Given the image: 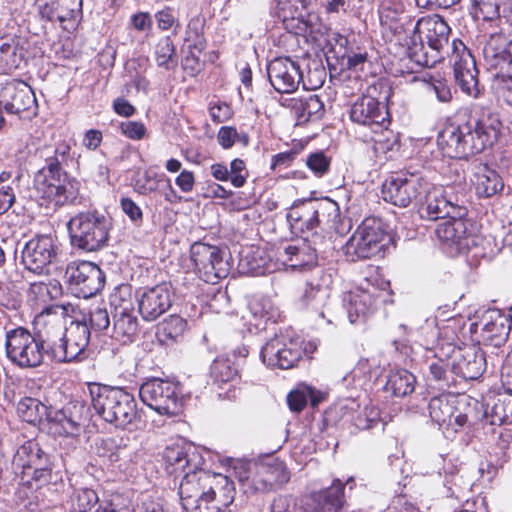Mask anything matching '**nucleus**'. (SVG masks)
I'll list each match as a JSON object with an SVG mask.
<instances>
[{
	"instance_id": "46",
	"label": "nucleus",
	"mask_w": 512,
	"mask_h": 512,
	"mask_svg": "<svg viewBox=\"0 0 512 512\" xmlns=\"http://www.w3.org/2000/svg\"><path fill=\"white\" fill-rule=\"evenodd\" d=\"M416 377L406 369L392 372L387 381V389L395 396L404 397L415 389Z\"/></svg>"
},
{
	"instance_id": "57",
	"label": "nucleus",
	"mask_w": 512,
	"mask_h": 512,
	"mask_svg": "<svg viewBox=\"0 0 512 512\" xmlns=\"http://www.w3.org/2000/svg\"><path fill=\"white\" fill-rule=\"evenodd\" d=\"M426 92L434 94L438 101L442 103H448L452 99V93L449 85L442 80H433L431 82H425Z\"/></svg>"
},
{
	"instance_id": "31",
	"label": "nucleus",
	"mask_w": 512,
	"mask_h": 512,
	"mask_svg": "<svg viewBox=\"0 0 512 512\" xmlns=\"http://www.w3.org/2000/svg\"><path fill=\"white\" fill-rule=\"evenodd\" d=\"M464 217L451 215L448 220L440 223L435 231L441 242L449 246H455L458 252H463L474 244L473 235L468 228L470 224Z\"/></svg>"
},
{
	"instance_id": "21",
	"label": "nucleus",
	"mask_w": 512,
	"mask_h": 512,
	"mask_svg": "<svg viewBox=\"0 0 512 512\" xmlns=\"http://www.w3.org/2000/svg\"><path fill=\"white\" fill-rule=\"evenodd\" d=\"M59 247L50 234L36 235L26 242L21 261L24 267L36 274L45 272L57 258Z\"/></svg>"
},
{
	"instance_id": "5",
	"label": "nucleus",
	"mask_w": 512,
	"mask_h": 512,
	"mask_svg": "<svg viewBox=\"0 0 512 512\" xmlns=\"http://www.w3.org/2000/svg\"><path fill=\"white\" fill-rule=\"evenodd\" d=\"M339 217L338 204L329 198L299 201L287 213L291 228L300 232L332 228Z\"/></svg>"
},
{
	"instance_id": "2",
	"label": "nucleus",
	"mask_w": 512,
	"mask_h": 512,
	"mask_svg": "<svg viewBox=\"0 0 512 512\" xmlns=\"http://www.w3.org/2000/svg\"><path fill=\"white\" fill-rule=\"evenodd\" d=\"M179 495L187 511L230 512L236 490L227 476L204 470L189 474L179 485Z\"/></svg>"
},
{
	"instance_id": "58",
	"label": "nucleus",
	"mask_w": 512,
	"mask_h": 512,
	"mask_svg": "<svg viewBox=\"0 0 512 512\" xmlns=\"http://www.w3.org/2000/svg\"><path fill=\"white\" fill-rule=\"evenodd\" d=\"M269 512H307L296 503H292L286 496H277L269 505Z\"/></svg>"
},
{
	"instance_id": "40",
	"label": "nucleus",
	"mask_w": 512,
	"mask_h": 512,
	"mask_svg": "<svg viewBox=\"0 0 512 512\" xmlns=\"http://www.w3.org/2000/svg\"><path fill=\"white\" fill-rule=\"evenodd\" d=\"M290 101L298 123L319 120L324 114V103L318 95L310 94Z\"/></svg>"
},
{
	"instance_id": "50",
	"label": "nucleus",
	"mask_w": 512,
	"mask_h": 512,
	"mask_svg": "<svg viewBox=\"0 0 512 512\" xmlns=\"http://www.w3.org/2000/svg\"><path fill=\"white\" fill-rule=\"evenodd\" d=\"M444 486L447 489V497L460 498L464 490H469L471 483L462 474H459V470L450 472L445 470Z\"/></svg>"
},
{
	"instance_id": "4",
	"label": "nucleus",
	"mask_w": 512,
	"mask_h": 512,
	"mask_svg": "<svg viewBox=\"0 0 512 512\" xmlns=\"http://www.w3.org/2000/svg\"><path fill=\"white\" fill-rule=\"evenodd\" d=\"M91 403L96 413L117 428H127L137 417L134 396L123 388L89 383Z\"/></svg>"
},
{
	"instance_id": "63",
	"label": "nucleus",
	"mask_w": 512,
	"mask_h": 512,
	"mask_svg": "<svg viewBox=\"0 0 512 512\" xmlns=\"http://www.w3.org/2000/svg\"><path fill=\"white\" fill-rule=\"evenodd\" d=\"M289 408L294 412H300L307 404V391L296 390L288 394L287 397Z\"/></svg>"
},
{
	"instance_id": "34",
	"label": "nucleus",
	"mask_w": 512,
	"mask_h": 512,
	"mask_svg": "<svg viewBox=\"0 0 512 512\" xmlns=\"http://www.w3.org/2000/svg\"><path fill=\"white\" fill-rule=\"evenodd\" d=\"M290 480V473L285 464L278 459L271 458L257 467L252 485L256 491L267 492L276 486L286 484Z\"/></svg>"
},
{
	"instance_id": "11",
	"label": "nucleus",
	"mask_w": 512,
	"mask_h": 512,
	"mask_svg": "<svg viewBox=\"0 0 512 512\" xmlns=\"http://www.w3.org/2000/svg\"><path fill=\"white\" fill-rule=\"evenodd\" d=\"M430 188V182L421 172L400 171L389 176L382 184L386 202L407 207Z\"/></svg>"
},
{
	"instance_id": "60",
	"label": "nucleus",
	"mask_w": 512,
	"mask_h": 512,
	"mask_svg": "<svg viewBox=\"0 0 512 512\" xmlns=\"http://www.w3.org/2000/svg\"><path fill=\"white\" fill-rule=\"evenodd\" d=\"M209 114L214 123H223L232 117V109L225 102H217L210 105Z\"/></svg>"
},
{
	"instance_id": "25",
	"label": "nucleus",
	"mask_w": 512,
	"mask_h": 512,
	"mask_svg": "<svg viewBox=\"0 0 512 512\" xmlns=\"http://www.w3.org/2000/svg\"><path fill=\"white\" fill-rule=\"evenodd\" d=\"M451 62L461 90L468 95L477 96L480 90L476 62L470 50L460 40L452 43Z\"/></svg>"
},
{
	"instance_id": "47",
	"label": "nucleus",
	"mask_w": 512,
	"mask_h": 512,
	"mask_svg": "<svg viewBox=\"0 0 512 512\" xmlns=\"http://www.w3.org/2000/svg\"><path fill=\"white\" fill-rule=\"evenodd\" d=\"M154 55L157 65L165 70H173L178 65L175 45L168 36L158 40L154 48Z\"/></svg>"
},
{
	"instance_id": "51",
	"label": "nucleus",
	"mask_w": 512,
	"mask_h": 512,
	"mask_svg": "<svg viewBox=\"0 0 512 512\" xmlns=\"http://www.w3.org/2000/svg\"><path fill=\"white\" fill-rule=\"evenodd\" d=\"M502 0H473L474 17L484 21H492L500 16Z\"/></svg>"
},
{
	"instance_id": "18",
	"label": "nucleus",
	"mask_w": 512,
	"mask_h": 512,
	"mask_svg": "<svg viewBox=\"0 0 512 512\" xmlns=\"http://www.w3.org/2000/svg\"><path fill=\"white\" fill-rule=\"evenodd\" d=\"M70 323L65 327L59 349H56L54 362L67 363L81 360L90 342L91 331L85 318L78 315L70 317Z\"/></svg>"
},
{
	"instance_id": "12",
	"label": "nucleus",
	"mask_w": 512,
	"mask_h": 512,
	"mask_svg": "<svg viewBox=\"0 0 512 512\" xmlns=\"http://www.w3.org/2000/svg\"><path fill=\"white\" fill-rule=\"evenodd\" d=\"M70 311H74L70 304H55L45 307L35 317V325L37 326L35 335L45 348L51 361L55 360L56 349H59V344L62 341L67 324L66 318L69 317Z\"/></svg>"
},
{
	"instance_id": "30",
	"label": "nucleus",
	"mask_w": 512,
	"mask_h": 512,
	"mask_svg": "<svg viewBox=\"0 0 512 512\" xmlns=\"http://www.w3.org/2000/svg\"><path fill=\"white\" fill-rule=\"evenodd\" d=\"M430 418L439 426L458 431L469 422L468 415L457 410L455 398L451 395L433 397L428 404Z\"/></svg>"
},
{
	"instance_id": "32",
	"label": "nucleus",
	"mask_w": 512,
	"mask_h": 512,
	"mask_svg": "<svg viewBox=\"0 0 512 512\" xmlns=\"http://www.w3.org/2000/svg\"><path fill=\"white\" fill-rule=\"evenodd\" d=\"M483 57L489 69L512 74V39L502 33L491 34L484 45Z\"/></svg>"
},
{
	"instance_id": "62",
	"label": "nucleus",
	"mask_w": 512,
	"mask_h": 512,
	"mask_svg": "<svg viewBox=\"0 0 512 512\" xmlns=\"http://www.w3.org/2000/svg\"><path fill=\"white\" fill-rule=\"evenodd\" d=\"M120 206L122 211L130 218L133 222H141L143 219V212L141 208L128 197H123L120 200Z\"/></svg>"
},
{
	"instance_id": "35",
	"label": "nucleus",
	"mask_w": 512,
	"mask_h": 512,
	"mask_svg": "<svg viewBox=\"0 0 512 512\" xmlns=\"http://www.w3.org/2000/svg\"><path fill=\"white\" fill-rule=\"evenodd\" d=\"M278 260L283 266L292 269H303L317 263V248L311 246L306 240H299L287 244L277 252Z\"/></svg>"
},
{
	"instance_id": "43",
	"label": "nucleus",
	"mask_w": 512,
	"mask_h": 512,
	"mask_svg": "<svg viewBox=\"0 0 512 512\" xmlns=\"http://www.w3.org/2000/svg\"><path fill=\"white\" fill-rule=\"evenodd\" d=\"M469 323L461 317H449L443 321V324H438L439 337L445 341L449 346L454 345L457 340L462 336L466 338L469 334Z\"/></svg>"
},
{
	"instance_id": "28",
	"label": "nucleus",
	"mask_w": 512,
	"mask_h": 512,
	"mask_svg": "<svg viewBox=\"0 0 512 512\" xmlns=\"http://www.w3.org/2000/svg\"><path fill=\"white\" fill-rule=\"evenodd\" d=\"M267 75L270 84L278 93H293L302 80L299 64L288 57H278L270 61Z\"/></svg>"
},
{
	"instance_id": "29",
	"label": "nucleus",
	"mask_w": 512,
	"mask_h": 512,
	"mask_svg": "<svg viewBox=\"0 0 512 512\" xmlns=\"http://www.w3.org/2000/svg\"><path fill=\"white\" fill-rule=\"evenodd\" d=\"M452 352V371L463 379L476 380L486 370V354L480 347L472 345L458 349L453 348Z\"/></svg>"
},
{
	"instance_id": "59",
	"label": "nucleus",
	"mask_w": 512,
	"mask_h": 512,
	"mask_svg": "<svg viewBox=\"0 0 512 512\" xmlns=\"http://www.w3.org/2000/svg\"><path fill=\"white\" fill-rule=\"evenodd\" d=\"M120 130L127 138L132 140H141L146 134V128L143 123L137 121H124L120 124Z\"/></svg>"
},
{
	"instance_id": "8",
	"label": "nucleus",
	"mask_w": 512,
	"mask_h": 512,
	"mask_svg": "<svg viewBox=\"0 0 512 512\" xmlns=\"http://www.w3.org/2000/svg\"><path fill=\"white\" fill-rule=\"evenodd\" d=\"M4 351L6 358L22 369L37 368L48 358L36 335L22 326L5 331Z\"/></svg>"
},
{
	"instance_id": "10",
	"label": "nucleus",
	"mask_w": 512,
	"mask_h": 512,
	"mask_svg": "<svg viewBox=\"0 0 512 512\" xmlns=\"http://www.w3.org/2000/svg\"><path fill=\"white\" fill-rule=\"evenodd\" d=\"M465 185L461 181L457 184V191L454 187L432 186L425 191V204L422 206L421 217L428 220H438L451 215L466 216L467 209L464 206Z\"/></svg>"
},
{
	"instance_id": "53",
	"label": "nucleus",
	"mask_w": 512,
	"mask_h": 512,
	"mask_svg": "<svg viewBox=\"0 0 512 512\" xmlns=\"http://www.w3.org/2000/svg\"><path fill=\"white\" fill-rule=\"evenodd\" d=\"M380 422V411L375 406H366L352 418L353 425L360 430H368Z\"/></svg>"
},
{
	"instance_id": "42",
	"label": "nucleus",
	"mask_w": 512,
	"mask_h": 512,
	"mask_svg": "<svg viewBox=\"0 0 512 512\" xmlns=\"http://www.w3.org/2000/svg\"><path fill=\"white\" fill-rule=\"evenodd\" d=\"M187 322L178 315H170L157 325L156 337L162 345H172L182 338Z\"/></svg>"
},
{
	"instance_id": "64",
	"label": "nucleus",
	"mask_w": 512,
	"mask_h": 512,
	"mask_svg": "<svg viewBox=\"0 0 512 512\" xmlns=\"http://www.w3.org/2000/svg\"><path fill=\"white\" fill-rule=\"evenodd\" d=\"M237 136L238 132L234 127L223 126L218 132L217 139L224 149H229L234 145Z\"/></svg>"
},
{
	"instance_id": "24",
	"label": "nucleus",
	"mask_w": 512,
	"mask_h": 512,
	"mask_svg": "<svg viewBox=\"0 0 512 512\" xmlns=\"http://www.w3.org/2000/svg\"><path fill=\"white\" fill-rule=\"evenodd\" d=\"M165 471L175 478L182 477L180 483L186 480L189 474H196L200 471L202 463L201 455L195 447L189 444H174L167 446L163 452Z\"/></svg>"
},
{
	"instance_id": "19",
	"label": "nucleus",
	"mask_w": 512,
	"mask_h": 512,
	"mask_svg": "<svg viewBox=\"0 0 512 512\" xmlns=\"http://www.w3.org/2000/svg\"><path fill=\"white\" fill-rule=\"evenodd\" d=\"M302 352L299 338H293L289 334H280L266 342L260 355L267 366L290 369L301 359Z\"/></svg>"
},
{
	"instance_id": "7",
	"label": "nucleus",
	"mask_w": 512,
	"mask_h": 512,
	"mask_svg": "<svg viewBox=\"0 0 512 512\" xmlns=\"http://www.w3.org/2000/svg\"><path fill=\"white\" fill-rule=\"evenodd\" d=\"M111 228V220L96 210L80 212L68 222L72 245L87 252L105 247Z\"/></svg>"
},
{
	"instance_id": "49",
	"label": "nucleus",
	"mask_w": 512,
	"mask_h": 512,
	"mask_svg": "<svg viewBox=\"0 0 512 512\" xmlns=\"http://www.w3.org/2000/svg\"><path fill=\"white\" fill-rule=\"evenodd\" d=\"M210 375L213 382L221 386L234 381L238 375V370L229 359L217 358L210 367Z\"/></svg>"
},
{
	"instance_id": "9",
	"label": "nucleus",
	"mask_w": 512,
	"mask_h": 512,
	"mask_svg": "<svg viewBox=\"0 0 512 512\" xmlns=\"http://www.w3.org/2000/svg\"><path fill=\"white\" fill-rule=\"evenodd\" d=\"M386 237L387 233L382 220L367 217L345 243L343 252L351 261L370 259L382 252Z\"/></svg>"
},
{
	"instance_id": "22",
	"label": "nucleus",
	"mask_w": 512,
	"mask_h": 512,
	"mask_svg": "<svg viewBox=\"0 0 512 512\" xmlns=\"http://www.w3.org/2000/svg\"><path fill=\"white\" fill-rule=\"evenodd\" d=\"M0 105L8 114L31 117L37 114V100L32 88L21 80L6 82L0 90Z\"/></svg>"
},
{
	"instance_id": "14",
	"label": "nucleus",
	"mask_w": 512,
	"mask_h": 512,
	"mask_svg": "<svg viewBox=\"0 0 512 512\" xmlns=\"http://www.w3.org/2000/svg\"><path fill=\"white\" fill-rule=\"evenodd\" d=\"M190 258L199 277L207 283H216L229 274L227 252L217 246L195 242L190 247Z\"/></svg>"
},
{
	"instance_id": "27",
	"label": "nucleus",
	"mask_w": 512,
	"mask_h": 512,
	"mask_svg": "<svg viewBox=\"0 0 512 512\" xmlns=\"http://www.w3.org/2000/svg\"><path fill=\"white\" fill-rule=\"evenodd\" d=\"M350 119L354 123L369 127L375 134H382L387 124V111L376 98L364 95L351 106Z\"/></svg>"
},
{
	"instance_id": "56",
	"label": "nucleus",
	"mask_w": 512,
	"mask_h": 512,
	"mask_svg": "<svg viewBox=\"0 0 512 512\" xmlns=\"http://www.w3.org/2000/svg\"><path fill=\"white\" fill-rule=\"evenodd\" d=\"M230 178L231 184L235 188H241L245 185L247 178L249 176L248 170L246 168V163L239 158L234 159L230 163Z\"/></svg>"
},
{
	"instance_id": "39",
	"label": "nucleus",
	"mask_w": 512,
	"mask_h": 512,
	"mask_svg": "<svg viewBox=\"0 0 512 512\" xmlns=\"http://www.w3.org/2000/svg\"><path fill=\"white\" fill-rule=\"evenodd\" d=\"M66 172L60 166V159L58 157H48L45 160V165L39 169L33 180L34 189L38 196L45 193L46 190L55 186L66 177Z\"/></svg>"
},
{
	"instance_id": "33",
	"label": "nucleus",
	"mask_w": 512,
	"mask_h": 512,
	"mask_svg": "<svg viewBox=\"0 0 512 512\" xmlns=\"http://www.w3.org/2000/svg\"><path fill=\"white\" fill-rule=\"evenodd\" d=\"M138 328L139 322L133 303L123 300L119 305H115L111 337L123 344L130 343L137 336Z\"/></svg>"
},
{
	"instance_id": "16",
	"label": "nucleus",
	"mask_w": 512,
	"mask_h": 512,
	"mask_svg": "<svg viewBox=\"0 0 512 512\" xmlns=\"http://www.w3.org/2000/svg\"><path fill=\"white\" fill-rule=\"evenodd\" d=\"M70 291L78 298H90L105 284V274L96 264L88 261L71 262L65 271Z\"/></svg>"
},
{
	"instance_id": "45",
	"label": "nucleus",
	"mask_w": 512,
	"mask_h": 512,
	"mask_svg": "<svg viewBox=\"0 0 512 512\" xmlns=\"http://www.w3.org/2000/svg\"><path fill=\"white\" fill-rule=\"evenodd\" d=\"M61 295V285L57 280L32 282L29 286L28 297L34 303H47Z\"/></svg>"
},
{
	"instance_id": "13",
	"label": "nucleus",
	"mask_w": 512,
	"mask_h": 512,
	"mask_svg": "<svg viewBox=\"0 0 512 512\" xmlns=\"http://www.w3.org/2000/svg\"><path fill=\"white\" fill-rule=\"evenodd\" d=\"M141 401L160 415H177L182 409V396L177 383L151 378L139 388Z\"/></svg>"
},
{
	"instance_id": "44",
	"label": "nucleus",
	"mask_w": 512,
	"mask_h": 512,
	"mask_svg": "<svg viewBox=\"0 0 512 512\" xmlns=\"http://www.w3.org/2000/svg\"><path fill=\"white\" fill-rule=\"evenodd\" d=\"M97 493L90 488H73L66 504L71 512H90L98 503Z\"/></svg>"
},
{
	"instance_id": "3",
	"label": "nucleus",
	"mask_w": 512,
	"mask_h": 512,
	"mask_svg": "<svg viewBox=\"0 0 512 512\" xmlns=\"http://www.w3.org/2000/svg\"><path fill=\"white\" fill-rule=\"evenodd\" d=\"M450 27L439 15L422 17L407 42V54L416 64L433 67L448 54Z\"/></svg>"
},
{
	"instance_id": "41",
	"label": "nucleus",
	"mask_w": 512,
	"mask_h": 512,
	"mask_svg": "<svg viewBox=\"0 0 512 512\" xmlns=\"http://www.w3.org/2000/svg\"><path fill=\"white\" fill-rule=\"evenodd\" d=\"M51 407L32 397L22 398L17 405V413L23 421L33 425L47 424Z\"/></svg>"
},
{
	"instance_id": "54",
	"label": "nucleus",
	"mask_w": 512,
	"mask_h": 512,
	"mask_svg": "<svg viewBox=\"0 0 512 512\" xmlns=\"http://www.w3.org/2000/svg\"><path fill=\"white\" fill-rule=\"evenodd\" d=\"M306 164L315 176L322 177L329 171L330 159L321 151L315 152L308 155Z\"/></svg>"
},
{
	"instance_id": "26",
	"label": "nucleus",
	"mask_w": 512,
	"mask_h": 512,
	"mask_svg": "<svg viewBox=\"0 0 512 512\" xmlns=\"http://www.w3.org/2000/svg\"><path fill=\"white\" fill-rule=\"evenodd\" d=\"M173 290L170 283L163 282L137 292L139 313L145 321H154L172 305Z\"/></svg>"
},
{
	"instance_id": "52",
	"label": "nucleus",
	"mask_w": 512,
	"mask_h": 512,
	"mask_svg": "<svg viewBox=\"0 0 512 512\" xmlns=\"http://www.w3.org/2000/svg\"><path fill=\"white\" fill-rule=\"evenodd\" d=\"M80 318H85V322L90 327V331L101 332L109 328L110 318L108 311L102 308L91 310L88 314L79 313Z\"/></svg>"
},
{
	"instance_id": "38",
	"label": "nucleus",
	"mask_w": 512,
	"mask_h": 512,
	"mask_svg": "<svg viewBox=\"0 0 512 512\" xmlns=\"http://www.w3.org/2000/svg\"><path fill=\"white\" fill-rule=\"evenodd\" d=\"M313 501L312 512H340L345 503L342 481L340 479L333 480L330 487L313 495Z\"/></svg>"
},
{
	"instance_id": "37",
	"label": "nucleus",
	"mask_w": 512,
	"mask_h": 512,
	"mask_svg": "<svg viewBox=\"0 0 512 512\" xmlns=\"http://www.w3.org/2000/svg\"><path fill=\"white\" fill-rule=\"evenodd\" d=\"M471 182L479 197L489 198L500 191L504 187V183L500 175L486 164H478L474 167Z\"/></svg>"
},
{
	"instance_id": "48",
	"label": "nucleus",
	"mask_w": 512,
	"mask_h": 512,
	"mask_svg": "<svg viewBox=\"0 0 512 512\" xmlns=\"http://www.w3.org/2000/svg\"><path fill=\"white\" fill-rule=\"evenodd\" d=\"M374 300L372 296L366 292L350 296L348 306V317L351 323L365 317L372 311Z\"/></svg>"
},
{
	"instance_id": "15",
	"label": "nucleus",
	"mask_w": 512,
	"mask_h": 512,
	"mask_svg": "<svg viewBox=\"0 0 512 512\" xmlns=\"http://www.w3.org/2000/svg\"><path fill=\"white\" fill-rule=\"evenodd\" d=\"M82 0H34L33 8L41 22L71 32L82 16Z\"/></svg>"
},
{
	"instance_id": "55",
	"label": "nucleus",
	"mask_w": 512,
	"mask_h": 512,
	"mask_svg": "<svg viewBox=\"0 0 512 512\" xmlns=\"http://www.w3.org/2000/svg\"><path fill=\"white\" fill-rule=\"evenodd\" d=\"M493 85L498 98L512 107V74H497Z\"/></svg>"
},
{
	"instance_id": "61",
	"label": "nucleus",
	"mask_w": 512,
	"mask_h": 512,
	"mask_svg": "<svg viewBox=\"0 0 512 512\" xmlns=\"http://www.w3.org/2000/svg\"><path fill=\"white\" fill-rule=\"evenodd\" d=\"M16 202L15 190L11 185L0 187V216L4 215Z\"/></svg>"
},
{
	"instance_id": "36",
	"label": "nucleus",
	"mask_w": 512,
	"mask_h": 512,
	"mask_svg": "<svg viewBox=\"0 0 512 512\" xmlns=\"http://www.w3.org/2000/svg\"><path fill=\"white\" fill-rule=\"evenodd\" d=\"M55 208L78 205L82 203L83 197L80 194V182L74 178L65 177L61 182L46 190L39 196Z\"/></svg>"
},
{
	"instance_id": "1",
	"label": "nucleus",
	"mask_w": 512,
	"mask_h": 512,
	"mask_svg": "<svg viewBox=\"0 0 512 512\" xmlns=\"http://www.w3.org/2000/svg\"><path fill=\"white\" fill-rule=\"evenodd\" d=\"M502 123L498 115L482 112L448 125L437 138L443 154L462 159L483 152L498 139Z\"/></svg>"
},
{
	"instance_id": "6",
	"label": "nucleus",
	"mask_w": 512,
	"mask_h": 512,
	"mask_svg": "<svg viewBox=\"0 0 512 512\" xmlns=\"http://www.w3.org/2000/svg\"><path fill=\"white\" fill-rule=\"evenodd\" d=\"M12 465L19 484L30 490L40 488L51 476L50 456L33 440L25 442L17 449Z\"/></svg>"
},
{
	"instance_id": "20",
	"label": "nucleus",
	"mask_w": 512,
	"mask_h": 512,
	"mask_svg": "<svg viewBox=\"0 0 512 512\" xmlns=\"http://www.w3.org/2000/svg\"><path fill=\"white\" fill-rule=\"evenodd\" d=\"M332 284V274L318 270L305 285L300 297L301 307L318 318L326 319L330 315L329 299Z\"/></svg>"
},
{
	"instance_id": "23",
	"label": "nucleus",
	"mask_w": 512,
	"mask_h": 512,
	"mask_svg": "<svg viewBox=\"0 0 512 512\" xmlns=\"http://www.w3.org/2000/svg\"><path fill=\"white\" fill-rule=\"evenodd\" d=\"M88 419V409L80 401H70L62 409L51 407L48 429L60 436H78Z\"/></svg>"
},
{
	"instance_id": "17",
	"label": "nucleus",
	"mask_w": 512,
	"mask_h": 512,
	"mask_svg": "<svg viewBox=\"0 0 512 512\" xmlns=\"http://www.w3.org/2000/svg\"><path fill=\"white\" fill-rule=\"evenodd\" d=\"M468 329L472 341L499 348L506 342L511 326L508 316L494 309L486 311L479 322H469Z\"/></svg>"
}]
</instances>
